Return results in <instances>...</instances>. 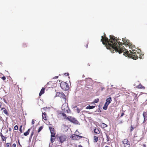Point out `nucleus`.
Instances as JSON below:
<instances>
[{
  "label": "nucleus",
  "mask_w": 147,
  "mask_h": 147,
  "mask_svg": "<svg viewBox=\"0 0 147 147\" xmlns=\"http://www.w3.org/2000/svg\"><path fill=\"white\" fill-rule=\"evenodd\" d=\"M104 36H102L101 41L105 45L107 49H109L112 53H114V50L115 52H118L119 53H121V51L120 49V47L117 48V43L119 42H118L119 38H117L113 36L110 35V39L106 37V35L105 33L104 34Z\"/></svg>",
  "instance_id": "obj_1"
},
{
  "label": "nucleus",
  "mask_w": 147,
  "mask_h": 147,
  "mask_svg": "<svg viewBox=\"0 0 147 147\" xmlns=\"http://www.w3.org/2000/svg\"><path fill=\"white\" fill-rule=\"evenodd\" d=\"M123 55L126 57L127 56L129 58H131L132 59L136 60L138 58V57L140 59L142 58V54H140L138 53H136L134 51H125L123 53Z\"/></svg>",
  "instance_id": "obj_2"
},
{
  "label": "nucleus",
  "mask_w": 147,
  "mask_h": 147,
  "mask_svg": "<svg viewBox=\"0 0 147 147\" xmlns=\"http://www.w3.org/2000/svg\"><path fill=\"white\" fill-rule=\"evenodd\" d=\"M122 41L123 42V43H122L121 42H120L119 41H118V42H119V43H117V48H119V47L120 48V49L121 51V53H120V54H121L122 53V52H123L124 51H126V49H125V48H123L121 46H122V45L125 44V45H128V46H129V48H131L132 50L133 51V50L132 49V45H130V43L129 42V41L127 39L125 40V39H124L123 38H122Z\"/></svg>",
  "instance_id": "obj_3"
},
{
  "label": "nucleus",
  "mask_w": 147,
  "mask_h": 147,
  "mask_svg": "<svg viewBox=\"0 0 147 147\" xmlns=\"http://www.w3.org/2000/svg\"><path fill=\"white\" fill-rule=\"evenodd\" d=\"M57 138L59 142L61 143H62L65 141L67 138V136L64 134H61L57 135Z\"/></svg>",
  "instance_id": "obj_4"
},
{
  "label": "nucleus",
  "mask_w": 147,
  "mask_h": 147,
  "mask_svg": "<svg viewBox=\"0 0 147 147\" xmlns=\"http://www.w3.org/2000/svg\"><path fill=\"white\" fill-rule=\"evenodd\" d=\"M60 86L62 89L65 90H67L69 89V86L68 84L63 82L61 83Z\"/></svg>",
  "instance_id": "obj_5"
},
{
  "label": "nucleus",
  "mask_w": 147,
  "mask_h": 147,
  "mask_svg": "<svg viewBox=\"0 0 147 147\" xmlns=\"http://www.w3.org/2000/svg\"><path fill=\"white\" fill-rule=\"evenodd\" d=\"M65 119H67L71 122L74 124H78V121L75 118L71 116H68L65 118Z\"/></svg>",
  "instance_id": "obj_6"
},
{
  "label": "nucleus",
  "mask_w": 147,
  "mask_h": 147,
  "mask_svg": "<svg viewBox=\"0 0 147 147\" xmlns=\"http://www.w3.org/2000/svg\"><path fill=\"white\" fill-rule=\"evenodd\" d=\"M57 95L61 98H62L64 100L65 102H66V96L65 94L62 92H57Z\"/></svg>",
  "instance_id": "obj_7"
},
{
  "label": "nucleus",
  "mask_w": 147,
  "mask_h": 147,
  "mask_svg": "<svg viewBox=\"0 0 147 147\" xmlns=\"http://www.w3.org/2000/svg\"><path fill=\"white\" fill-rule=\"evenodd\" d=\"M64 105V104L62 105L61 107L63 111L65 113H70V110L69 109V108L67 106H66L65 108Z\"/></svg>",
  "instance_id": "obj_8"
},
{
  "label": "nucleus",
  "mask_w": 147,
  "mask_h": 147,
  "mask_svg": "<svg viewBox=\"0 0 147 147\" xmlns=\"http://www.w3.org/2000/svg\"><path fill=\"white\" fill-rule=\"evenodd\" d=\"M122 143L124 144V146L125 147L126 146H130V142L127 139H124L122 141Z\"/></svg>",
  "instance_id": "obj_9"
},
{
  "label": "nucleus",
  "mask_w": 147,
  "mask_h": 147,
  "mask_svg": "<svg viewBox=\"0 0 147 147\" xmlns=\"http://www.w3.org/2000/svg\"><path fill=\"white\" fill-rule=\"evenodd\" d=\"M49 127L51 133V135L55 134V130L54 128L51 126H49Z\"/></svg>",
  "instance_id": "obj_10"
},
{
  "label": "nucleus",
  "mask_w": 147,
  "mask_h": 147,
  "mask_svg": "<svg viewBox=\"0 0 147 147\" xmlns=\"http://www.w3.org/2000/svg\"><path fill=\"white\" fill-rule=\"evenodd\" d=\"M42 119L45 120H47V116L46 113L45 112L42 113Z\"/></svg>",
  "instance_id": "obj_11"
},
{
  "label": "nucleus",
  "mask_w": 147,
  "mask_h": 147,
  "mask_svg": "<svg viewBox=\"0 0 147 147\" xmlns=\"http://www.w3.org/2000/svg\"><path fill=\"white\" fill-rule=\"evenodd\" d=\"M51 142L52 143H53L55 141V139L56 138L55 134L51 135Z\"/></svg>",
  "instance_id": "obj_12"
},
{
  "label": "nucleus",
  "mask_w": 147,
  "mask_h": 147,
  "mask_svg": "<svg viewBox=\"0 0 147 147\" xmlns=\"http://www.w3.org/2000/svg\"><path fill=\"white\" fill-rule=\"evenodd\" d=\"M45 90V88L44 87L42 88L41 90V91L40 93H39V96H41L42 94H43L44 93Z\"/></svg>",
  "instance_id": "obj_13"
},
{
  "label": "nucleus",
  "mask_w": 147,
  "mask_h": 147,
  "mask_svg": "<svg viewBox=\"0 0 147 147\" xmlns=\"http://www.w3.org/2000/svg\"><path fill=\"white\" fill-rule=\"evenodd\" d=\"M1 109L2 110H3V112L4 114L7 115H8V113L7 110L6 109L4 108H1Z\"/></svg>",
  "instance_id": "obj_14"
},
{
  "label": "nucleus",
  "mask_w": 147,
  "mask_h": 147,
  "mask_svg": "<svg viewBox=\"0 0 147 147\" xmlns=\"http://www.w3.org/2000/svg\"><path fill=\"white\" fill-rule=\"evenodd\" d=\"M77 134H73L70 137V138L72 140H76L77 139Z\"/></svg>",
  "instance_id": "obj_15"
},
{
  "label": "nucleus",
  "mask_w": 147,
  "mask_h": 147,
  "mask_svg": "<svg viewBox=\"0 0 147 147\" xmlns=\"http://www.w3.org/2000/svg\"><path fill=\"white\" fill-rule=\"evenodd\" d=\"M94 133L95 134H99L100 133V130L99 129H98V128L95 129H94Z\"/></svg>",
  "instance_id": "obj_16"
},
{
  "label": "nucleus",
  "mask_w": 147,
  "mask_h": 147,
  "mask_svg": "<svg viewBox=\"0 0 147 147\" xmlns=\"http://www.w3.org/2000/svg\"><path fill=\"white\" fill-rule=\"evenodd\" d=\"M111 97H110L106 99V102L108 103V104H109L111 102Z\"/></svg>",
  "instance_id": "obj_17"
},
{
  "label": "nucleus",
  "mask_w": 147,
  "mask_h": 147,
  "mask_svg": "<svg viewBox=\"0 0 147 147\" xmlns=\"http://www.w3.org/2000/svg\"><path fill=\"white\" fill-rule=\"evenodd\" d=\"M62 128L64 130H65V131H66L68 129V127L67 125L64 124L62 126Z\"/></svg>",
  "instance_id": "obj_18"
},
{
  "label": "nucleus",
  "mask_w": 147,
  "mask_h": 147,
  "mask_svg": "<svg viewBox=\"0 0 147 147\" xmlns=\"http://www.w3.org/2000/svg\"><path fill=\"white\" fill-rule=\"evenodd\" d=\"M95 107V106H90V105H88L86 107V109H92L94 108Z\"/></svg>",
  "instance_id": "obj_19"
},
{
  "label": "nucleus",
  "mask_w": 147,
  "mask_h": 147,
  "mask_svg": "<svg viewBox=\"0 0 147 147\" xmlns=\"http://www.w3.org/2000/svg\"><path fill=\"white\" fill-rule=\"evenodd\" d=\"M30 129H28V130L26 132L24 133V135L25 136H27L30 133Z\"/></svg>",
  "instance_id": "obj_20"
},
{
  "label": "nucleus",
  "mask_w": 147,
  "mask_h": 147,
  "mask_svg": "<svg viewBox=\"0 0 147 147\" xmlns=\"http://www.w3.org/2000/svg\"><path fill=\"white\" fill-rule=\"evenodd\" d=\"M109 105V104H108V103L105 102L104 106L103 107V109L105 110H107V106Z\"/></svg>",
  "instance_id": "obj_21"
},
{
  "label": "nucleus",
  "mask_w": 147,
  "mask_h": 147,
  "mask_svg": "<svg viewBox=\"0 0 147 147\" xmlns=\"http://www.w3.org/2000/svg\"><path fill=\"white\" fill-rule=\"evenodd\" d=\"M137 88H138L144 89L145 87L142 86L141 84H139L138 86H137Z\"/></svg>",
  "instance_id": "obj_22"
},
{
  "label": "nucleus",
  "mask_w": 147,
  "mask_h": 147,
  "mask_svg": "<svg viewBox=\"0 0 147 147\" xmlns=\"http://www.w3.org/2000/svg\"><path fill=\"white\" fill-rule=\"evenodd\" d=\"M1 136L2 139V140L3 141H6L7 138L4 136L2 134H1L0 135Z\"/></svg>",
  "instance_id": "obj_23"
},
{
  "label": "nucleus",
  "mask_w": 147,
  "mask_h": 147,
  "mask_svg": "<svg viewBox=\"0 0 147 147\" xmlns=\"http://www.w3.org/2000/svg\"><path fill=\"white\" fill-rule=\"evenodd\" d=\"M94 142H96L98 141V137L94 136Z\"/></svg>",
  "instance_id": "obj_24"
},
{
  "label": "nucleus",
  "mask_w": 147,
  "mask_h": 147,
  "mask_svg": "<svg viewBox=\"0 0 147 147\" xmlns=\"http://www.w3.org/2000/svg\"><path fill=\"white\" fill-rule=\"evenodd\" d=\"M106 136L107 137V142H108L110 141V138L109 136L107 134H106Z\"/></svg>",
  "instance_id": "obj_25"
},
{
  "label": "nucleus",
  "mask_w": 147,
  "mask_h": 147,
  "mask_svg": "<svg viewBox=\"0 0 147 147\" xmlns=\"http://www.w3.org/2000/svg\"><path fill=\"white\" fill-rule=\"evenodd\" d=\"M76 138H77L76 140H79L81 138H84V137L81 136H80L78 135H77V136Z\"/></svg>",
  "instance_id": "obj_26"
},
{
  "label": "nucleus",
  "mask_w": 147,
  "mask_h": 147,
  "mask_svg": "<svg viewBox=\"0 0 147 147\" xmlns=\"http://www.w3.org/2000/svg\"><path fill=\"white\" fill-rule=\"evenodd\" d=\"M43 126H41L38 129V132H39L42 130V129H43Z\"/></svg>",
  "instance_id": "obj_27"
},
{
  "label": "nucleus",
  "mask_w": 147,
  "mask_h": 147,
  "mask_svg": "<svg viewBox=\"0 0 147 147\" xmlns=\"http://www.w3.org/2000/svg\"><path fill=\"white\" fill-rule=\"evenodd\" d=\"M98 101H99V99L97 98V99H95V100H94V101L93 102L95 103H96L98 102Z\"/></svg>",
  "instance_id": "obj_28"
},
{
  "label": "nucleus",
  "mask_w": 147,
  "mask_h": 147,
  "mask_svg": "<svg viewBox=\"0 0 147 147\" xmlns=\"http://www.w3.org/2000/svg\"><path fill=\"white\" fill-rule=\"evenodd\" d=\"M102 126L103 128H105L107 126V125L104 123H102Z\"/></svg>",
  "instance_id": "obj_29"
},
{
  "label": "nucleus",
  "mask_w": 147,
  "mask_h": 147,
  "mask_svg": "<svg viewBox=\"0 0 147 147\" xmlns=\"http://www.w3.org/2000/svg\"><path fill=\"white\" fill-rule=\"evenodd\" d=\"M75 133L78 134V135H80L82 134V133H80L78 131V130H76L75 131Z\"/></svg>",
  "instance_id": "obj_30"
},
{
  "label": "nucleus",
  "mask_w": 147,
  "mask_h": 147,
  "mask_svg": "<svg viewBox=\"0 0 147 147\" xmlns=\"http://www.w3.org/2000/svg\"><path fill=\"white\" fill-rule=\"evenodd\" d=\"M22 125H21L20 126V128H19V131L21 133H22Z\"/></svg>",
  "instance_id": "obj_31"
},
{
  "label": "nucleus",
  "mask_w": 147,
  "mask_h": 147,
  "mask_svg": "<svg viewBox=\"0 0 147 147\" xmlns=\"http://www.w3.org/2000/svg\"><path fill=\"white\" fill-rule=\"evenodd\" d=\"M14 129L15 130H17L18 129V127L17 125H15L14 127Z\"/></svg>",
  "instance_id": "obj_32"
},
{
  "label": "nucleus",
  "mask_w": 147,
  "mask_h": 147,
  "mask_svg": "<svg viewBox=\"0 0 147 147\" xmlns=\"http://www.w3.org/2000/svg\"><path fill=\"white\" fill-rule=\"evenodd\" d=\"M7 147H11L9 143H7L6 144Z\"/></svg>",
  "instance_id": "obj_33"
},
{
  "label": "nucleus",
  "mask_w": 147,
  "mask_h": 147,
  "mask_svg": "<svg viewBox=\"0 0 147 147\" xmlns=\"http://www.w3.org/2000/svg\"><path fill=\"white\" fill-rule=\"evenodd\" d=\"M147 115V113L146 112H144L143 113V116H146Z\"/></svg>",
  "instance_id": "obj_34"
},
{
  "label": "nucleus",
  "mask_w": 147,
  "mask_h": 147,
  "mask_svg": "<svg viewBox=\"0 0 147 147\" xmlns=\"http://www.w3.org/2000/svg\"><path fill=\"white\" fill-rule=\"evenodd\" d=\"M62 115L63 116V117H65V118H66V117H67V115H66V114L64 113H63L62 114Z\"/></svg>",
  "instance_id": "obj_35"
},
{
  "label": "nucleus",
  "mask_w": 147,
  "mask_h": 147,
  "mask_svg": "<svg viewBox=\"0 0 147 147\" xmlns=\"http://www.w3.org/2000/svg\"><path fill=\"white\" fill-rule=\"evenodd\" d=\"M144 118V120L143 121V123H145L146 121V118H147L146 116H143Z\"/></svg>",
  "instance_id": "obj_36"
},
{
  "label": "nucleus",
  "mask_w": 147,
  "mask_h": 147,
  "mask_svg": "<svg viewBox=\"0 0 147 147\" xmlns=\"http://www.w3.org/2000/svg\"><path fill=\"white\" fill-rule=\"evenodd\" d=\"M34 132L33 131H32L31 134L30 136V138H31L32 136H33V134H34Z\"/></svg>",
  "instance_id": "obj_37"
},
{
  "label": "nucleus",
  "mask_w": 147,
  "mask_h": 147,
  "mask_svg": "<svg viewBox=\"0 0 147 147\" xmlns=\"http://www.w3.org/2000/svg\"><path fill=\"white\" fill-rule=\"evenodd\" d=\"M77 112L78 113H79L80 112V110L78 108H77L76 109Z\"/></svg>",
  "instance_id": "obj_38"
},
{
  "label": "nucleus",
  "mask_w": 147,
  "mask_h": 147,
  "mask_svg": "<svg viewBox=\"0 0 147 147\" xmlns=\"http://www.w3.org/2000/svg\"><path fill=\"white\" fill-rule=\"evenodd\" d=\"M140 147H146V145L144 144L141 145Z\"/></svg>",
  "instance_id": "obj_39"
},
{
  "label": "nucleus",
  "mask_w": 147,
  "mask_h": 147,
  "mask_svg": "<svg viewBox=\"0 0 147 147\" xmlns=\"http://www.w3.org/2000/svg\"><path fill=\"white\" fill-rule=\"evenodd\" d=\"M22 47L23 48H25L26 47V44L24 43L22 45Z\"/></svg>",
  "instance_id": "obj_40"
},
{
  "label": "nucleus",
  "mask_w": 147,
  "mask_h": 147,
  "mask_svg": "<svg viewBox=\"0 0 147 147\" xmlns=\"http://www.w3.org/2000/svg\"><path fill=\"white\" fill-rule=\"evenodd\" d=\"M1 78L3 80H5L6 79L5 76L3 77H2Z\"/></svg>",
  "instance_id": "obj_41"
},
{
  "label": "nucleus",
  "mask_w": 147,
  "mask_h": 147,
  "mask_svg": "<svg viewBox=\"0 0 147 147\" xmlns=\"http://www.w3.org/2000/svg\"><path fill=\"white\" fill-rule=\"evenodd\" d=\"M134 128L133 127L132 125H131V126L130 131H132L133 130V129H134Z\"/></svg>",
  "instance_id": "obj_42"
},
{
  "label": "nucleus",
  "mask_w": 147,
  "mask_h": 147,
  "mask_svg": "<svg viewBox=\"0 0 147 147\" xmlns=\"http://www.w3.org/2000/svg\"><path fill=\"white\" fill-rule=\"evenodd\" d=\"M64 75L65 76H68L69 75V74L68 73H65L64 74Z\"/></svg>",
  "instance_id": "obj_43"
},
{
  "label": "nucleus",
  "mask_w": 147,
  "mask_h": 147,
  "mask_svg": "<svg viewBox=\"0 0 147 147\" xmlns=\"http://www.w3.org/2000/svg\"><path fill=\"white\" fill-rule=\"evenodd\" d=\"M12 147H16V145L15 144H13L12 145Z\"/></svg>",
  "instance_id": "obj_44"
},
{
  "label": "nucleus",
  "mask_w": 147,
  "mask_h": 147,
  "mask_svg": "<svg viewBox=\"0 0 147 147\" xmlns=\"http://www.w3.org/2000/svg\"><path fill=\"white\" fill-rule=\"evenodd\" d=\"M124 113H122L121 114V116H120V117H122L123 115H124Z\"/></svg>",
  "instance_id": "obj_45"
},
{
  "label": "nucleus",
  "mask_w": 147,
  "mask_h": 147,
  "mask_svg": "<svg viewBox=\"0 0 147 147\" xmlns=\"http://www.w3.org/2000/svg\"><path fill=\"white\" fill-rule=\"evenodd\" d=\"M51 83H52V82L51 81H50V82H49L47 83V85Z\"/></svg>",
  "instance_id": "obj_46"
},
{
  "label": "nucleus",
  "mask_w": 147,
  "mask_h": 147,
  "mask_svg": "<svg viewBox=\"0 0 147 147\" xmlns=\"http://www.w3.org/2000/svg\"><path fill=\"white\" fill-rule=\"evenodd\" d=\"M32 123L33 125L34 123V122L33 119L32 120Z\"/></svg>",
  "instance_id": "obj_47"
},
{
  "label": "nucleus",
  "mask_w": 147,
  "mask_h": 147,
  "mask_svg": "<svg viewBox=\"0 0 147 147\" xmlns=\"http://www.w3.org/2000/svg\"><path fill=\"white\" fill-rule=\"evenodd\" d=\"M123 122L122 121V120H121V121H119V124L121 123H123Z\"/></svg>",
  "instance_id": "obj_48"
},
{
  "label": "nucleus",
  "mask_w": 147,
  "mask_h": 147,
  "mask_svg": "<svg viewBox=\"0 0 147 147\" xmlns=\"http://www.w3.org/2000/svg\"><path fill=\"white\" fill-rule=\"evenodd\" d=\"M58 78V76H56L55 77L53 78H55V79H56V78Z\"/></svg>",
  "instance_id": "obj_49"
},
{
  "label": "nucleus",
  "mask_w": 147,
  "mask_h": 147,
  "mask_svg": "<svg viewBox=\"0 0 147 147\" xmlns=\"http://www.w3.org/2000/svg\"><path fill=\"white\" fill-rule=\"evenodd\" d=\"M105 89L104 88H101V91H102V90H103V89Z\"/></svg>",
  "instance_id": "obj_50"
},
{
  "label": "nucleus",
  "mask_w": 147,
  "mask_h": 147,
  "mask_svg": "<svg viewBox=\"0 0 147 147\" xmlns=\"http://www.w3.org/2000/svg\"><path fill=\"white\" fill-rule=\"evenodd\" d=\"M18 144H19V145L21 146L20 144V140H18Z\"/></svg>",
  "instance_id": "obj_51"
},
{
  "label": "nucleus",
  "mask_w": 147,
  "mask_h": 147,
  "mask_svg": "<svg viewBox=\"0 0 147 147\" xmlns=\"http://www.w3.org/2000/svg\"><path fill=\"white\" fill-rule=\"evenodd\" d=\"M1 103L0 102V108H1Z\"/></svg>",
  "instance_id": "obj_52"
},
{
  "label": "nucleus",
  "mask_w": 147,
  "mask_h": 147,
  "mask_svg": "<svg viewBox=\"0 0 147 147\" xmlns=\"http://www.w3.org/2000/svg\"><path fill=\"white\" fill-rule=\"evenodd\" d=\"M88 46V44H86V48H87Z\"/></svg>",
  "instance_id": "obj_53"
},
{
  "label": "nucleus",
  "mask_w": 147,
  "mask_h": 147,
  "mask_svg": "<svg viewBox=\"0 0 147 147\" xmlns=\"http://www.w3.org/2000/svg\"><path fill=\"white\" fill-rule=\"evenodd\" d=\"M79 147H83L81 145H80L79 146Z\"/></svg>",
  "instance_id": "obj_54"
},
{
  "label": "nucleus",
  "mask_w": 147,
  "mask_h": 147,
  "mask_svg": "<svg viewBox=\"0 0 147 147\" xmlns=\"http://www.w3.org/2000/svg\"><path fill=\"white\" fill-rule=\"evenodd\" d=\"M2 63L0 61V65H1Z\"/></svg>",
  "instance_id": "obj_55"
},
{
  "label": "nucleus",
  "mask_w": 147,
  "mask_h": 147,
  "mask_svg": "<svg viewBox=\"0 0 147 147\" xmlns=\"http://www.w3.org/2000/svg\"><path fill=\"white\" fill-rule=\"evenodd\" d=\"M82 112H86V111H82Z\"/></svg>",
  "instance_id": "obj_56"
},
{
  "label": "nucleus",
  "mask_w": 147,
  "mask_h": 147,
  "mask_svg": "<svg viewBox=\"0 0 147 147\" xmlns=\"http://www.w3.org/2000/svg\"><path fill=\"white\" fill-rule=\"evenodd\" d=\"M77 107V106H75V107H75V108H76Z\"/></svg>",
  "instance_id": "obj_57"
},
{
  "label": "nucleus",
  "mask_w": 147,
  "mask_h": 147,
  "mask_svg": "<svg viewBox=\"0 0 147 147\" xmlns=\"http://www.w3.org/2000/svg\"><path fill=\"white\" fill-rule=\"evenodd\" d=\"M105 147H109V146H106Z\"/></svg>",
  "instance_id": "obj_58"
}]
</instances>
